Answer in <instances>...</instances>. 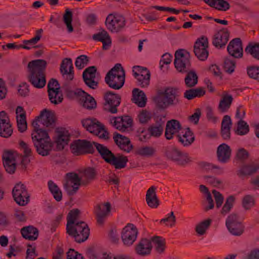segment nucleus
I'll return each mask as SVG.
<instances>
[{
	"mask_svg": "<svg viewBox=\"0 0 259 259\" xmlns=\"http://www.w3.org/2000/svg\"><path fill=\"white\" fill-rule=\"evenodd\" d=\"M47 65V61L42 59L35 60L28 63L27 78L34 88L42 89L45 86Z\"/></svg>",
	"mask_w": 259,
	"mask_h": 259,
	"instance_id": "f257e3e1",
	"label": "nucleus"
},
{
	"mask_svg": "<svg viewBox=\"0 0 259 259\" xmlns=\"http://www.w3.org/2000/svg\"><path fill=\"white\" fill-rule=\"evenodd\" d=\"M31 138L36 151L39 155L46 156L50 154L53 143L46 130L42 129L33 131Z\"/></svg>",
	"mask_w": 259,
	"mask_h": 259,
	"instance_id": "f03ea898",
	"label": "nucleus"
},
{
	"mask_svg": "<svg viewBox=\"0 0 259 259\" xmlns=\"http://www.w3.org/2000/svg\"><path fill=\"white\" fill-rule=\"evenodd\" d=\"M105 81L108 86L114 90L121 89L125 81V72L121 64H116L106 74Z\"/></svg>",
	"mask_w": 259,
	"mask_h": 259,
	"instance_id": "7ed1b4c3",
	"label": "nucleus"
},
{
	"mask_svg": "<svg viewBox=\"0 0 259 259\" xmlns=\"http://www.w3.org/2000/svg\"><path fill=\"white\" fill-rule=\"evenodd\" d=\"M179 97L178 89L173 87L166 88L157 98L156 100L157 106L159 109H164L169 106L177 105L180 103Z\"/></svg>",
	"mask_w": 259,
	"mask_h": 259,
	"instance_id": "20e7f679",
	"label": "nucleus"
},
{
	"mask_svg": "<svg viewBox=\"0 0 259 259\" xmlns=\"http://www.w3.org/2000/svg\"><path fill=\"white\" fill-rule=\"evenodd\" d=\"M67 233L74 238L77 243L85 241L90 235V229L84 222L80 221L76 223V224L66 228Z\"/></svg>",
	"mask_w": 259,
	"mask_h": 259,
	"instance_id": "39448f33",
	"label": "nucleus"
},
{
	"mask_svg": "<svg viewBox=\"0 0 259 259\" xmlns=\"http://www.w3.org/2000/svg\"><path fill=\"white\" fill-rule=\"evenodd\" d=\"M81 124L88 131L98 136L100 139L105 140L108 139L109 134L105 130L104 125L97 119L90 118L83 119L81 120Z\"/></svg>",
	"mask_w": 259,
	"mask_h": 259,
	"instance_id": "423d86ee",
	"label": "nucleus"
},
{
	"mask_svg": "<svg viewBox=\"0 0 259 259\" xmlns=\"http://www.w3.org/2000/svg\"><path fill=\"white\" fill-rule=\"evenodd\" d=\"M72 153L76 156L87 153H93L94 148L92 143L85 140H77L73 141L70 145Z\"/></svg>",
	"mask_w": 259,
	"mask_h": 259,
	"instance_id": "0eeeda50",
	"label": "nucleus"
},
{
	"mask_svg": "<svg viewBox=\"0 0 259 259\" xmlns=\"http://www.w3.org/2000/svg\"><path fill=\"white\" fill-rule=\"evenodd\" d=\"M183 50H179L175 53L174 64L179 72H187L190 68L191 64L189 54L187 52H183Z\"/></svg>",
	"mask_w": 259,
	"mask_h": 259,
	"instance_id": "6e6552de",
	"label": "nucleus"
},
{
	"mask_svg": "<svg viewBox=\"0 0 259 259\" xmlns=\"http://www.w3.org/2000/svg\"><path fill=\"white\" fill-rule=\"evenodd\" d=\"M81 183V178H79L77 174L69 172L66 175L64 187L69 195H73L79 189Z\"/></svg>",
	"mask_w": 259,
	"mask_h": 259,
	"instance_id": "1a4fd4ad",
	"label": "nucleus"
},
{
	"mask_svg": "<svg viewBox=\"0 0 259 259\" xmlns=\"http://www.w3.org/2000/svg\"><path fill=\"white\" fill-rule=\"evenodd\" d=\"M13 197L20 206H25L29 201V195L25 186L21 183L17 184L12 190Z\"/></svg>",
	"mask_w": 259,
	"mask_h": 259,
	"instance_id": "9d476101",
	"label": "nucleus"
},
{
	"mask_svg": "<svg viewBox=\"0 0 259 259\" xmlns=\"http://www.w3.org/2000/svg\"><path fill=\"white\" fill-rule=\"evenodd\" d=\"M105 25L111 32H117L124 27L125 20L122 16H115L110 14L106 18Z\"/></svg>",
	"mask_w": 259,
	"mask_h": 259,
	"instance_id": "9b49d317",
	"label": "nucleus"
},
{
	"mask_svg": "<svg viewBox=\"0 0 259 259\" xmlns=\"http://www.w3.org/2000/svg\"><path fill=\"white\" fill-rule=\"evenodd\" d=\"M104 98L106 103L105 109L111 113H116L118 111L117 108L121 102V96L109 91L105 93Z\"/></svg>",
	"mask_w": 259,
	"mask_h": 259,
	"instance_id": "f8f14e48",
	"label": "nucleus"
},
{
	"mask_svg": "<svg viewBox=\"0 0 259 259\" xmlns=\"http://www.w3.org/2000/svg\"><path fill=\"white\" fill-rule=\"evenodd\" d=\"M259 169V163L257 162L250 161L243 163L236 171L238 177L243 179L256 174Z\"/></svg>",
	"mask_w": 259,
	"mask_h": 259,
	"instance_id": "ddd939ff",
	"label": "nucleus"
},
{
	"mask_svg": "<svg viewBox=\"0 0 259 259\" xmlns=\"http://www.w3.org/2000/svg\"><path fill=\"white\" fill-rule=\"evenodd\" d=\"M208 38L205 36H202L198 39L194 44V52L197 58L201 61L206 60L208 56Z\"/></svg>",
	"mask_w": 259,
	"mask_h": 259,
	"instance_id": "4468645a",
	"label": "nucleus"
},
{
	"mask_svg": "<svg viewBox=\"0 0 259 259\" xmlns=\"http://www.w3.org/2000/svg\"><path fill=\"white\" fill-rule=\"evenodd\" d=\"M138 233V229L132 224H128L122 230L121 239L126 246H131L136 241Z\"/></svg>",
	"mask_w": 259,
	"mask_h": 259,
	"instance_id": "2eb2a0df",
	"label": "nucleus"
},
{
	"mask_svg": "<svg viewBox=\"0 0 259 259\" xmlns=\"http://www.w3.org/2000/svg\"><path fill=\"white\" fill-rule=\"evenodd\" d=\"M37 119L40 120V122L49 129H53L56 126V117L55 113L51 110L44 109L37 116Z\"/></svg>",
	"mask_w": 259,
	"mask_h": 259,
	"instance_id": "dca6fc26",
	"label": "nucleus"
},
{
	"mask_svg": "<svg viewBox=\"0 0 259 259\" xmlns=\"http://www.w3.org/2000/svg\"><path fill=\"white\" fill-rule=\"evenodd\" d=\"M95 66H90L86 68L82 73V78L85 84L90 89L95 90L98 87L99 82L96 79Z\"/></svg>",
	"mask_w": 259,
	"mask_h": 259,
	"instance_id": "f3484780",
	"label": "nucleus"
},
{
	"mask_svg": "<svg viewBox=\"0 0 259 259\" xmlns=\"http://www.w3.org/2000/svg\"><path fill=\"white\" fill-rule=\"evenodd\" d=\"M133 121L132 117L127 115L112 117L110 120L112 125L121 132H124L131 127L133 125Z\"/></svg>",
	"mask_w": 259,
	"mask_h": 259,
	"instance_id": "a211bd4d",
	"label": "nucleus"
},
{
	"mask_svg": "<svg viewBox=\"0 0 259 259\" xmlns=\"http://www.w3.org/2000/svg\"><path fill=\"white\" fill-rule=\"evenodd\" d=\"M13 133L12 125L7 113L5 111L0 112V136L4 138L10 137Z\"/></svg>",
	"mask_w": 259,
	"mask_h": 259,
	"instance_id": "6ab92c4d",
	"label": "nucleus"
},
{
	"mask_svg": "<svg viewBox=\"0 0 259 259\" xmlns=\"http://www.w3.org/2000/svg\"><path fill=\"white\" fill-rule=\"evenodd\" d=\"M110 211L111 205L109 202L98 204L95 208L98 224L103 225Z\"/></svg>",
	"mask_w": 259,
	"mask_h": 259,
	"instance_id": "aec40b11",
	"label": "nucleus"
},
{
	"mask_svg": "<svg viewBox=\"0 0 259 259\" xmlns=\"http://www.w3.org/2000/svg\"><path fill=\"white\" fill-rule=\"evenodd\" d=\"M182 129V125L179 121L176 119H171L167 121L165 130V137L167 140L173 139L175 135L179 133Z\"/></svg>",
	"mask_w": 259,
	"mask_h": 259,
	"instance_id": "412c9836",
	"label": "nucleus"
},
{
	"mask_svg": "<svg viewBox=\"0 0 259 259\" xmlns=\"http://www.w3.org/2000/svg\"><path fill=\"white\" fill-rule=\"evenodd\" d=\"M230 33L227 28H223L218 31L213 36L212 44L216 48H224L228 42Z\"/></svg>",
	"mask_w": 259,
	"mask_h": 259,
	"instance_id": "4be33fe9",
	"label": "nucleus"
},
{
	"mask_svg": "<svg viewBox=\"0 0 259 259\" xmlns=\"http://www.w3.org/2000/svg\"><path fill=\"white\" fill-rule=\"evenodd\" d=\"M229 54L236 58H240L243 56V48L241 40L240 38L232 39L227 47Z\"/></svg>",
	"mask_w": 259,
	"mask_h": 259,
	"instance_id": "5701e85b",
	"label": "nucleus"
},
{
	"mask_svg": "<svg viewBox=\"0 0 259 259\" xmlns=\"http://www.w3.org/2000/svg\"><path fill=\"white\" fill-rule=\"evenodd\" d=\"M60 71L63 76L68 81H71L74 78L73 66L70 58H65L62 61Z\"/></svg>",
	"mask_w": 259,
	"mask_h": 259,
	"instance_id": "b1692460",
	"label": "nucleus"
},
{
	"mask_svg": "<svg viewBox=\"0 0 259 259\" xmlns=\"http://www.w3.org/2000/svg\"><path fill=\"white\" fill-rule=\"evenodd\" d=\"M75 94L81 97L80 99L82 106L87 109H93L96 107L97 104L94 98L81 89H77Z\"/></svg>",
	"mask_w": 259,
	"mask_h": 259,
	"instance_id": "393cba45",
	"label": "nucleus"
},
{
	"mask_svg": "<svg viewBox=\"0 0 259 259\" xmlns=\"http://www.w3.org/2000/svg\"><path fill=\"white\" fill-rule=\"evenodd\" d=\"M113 139L116 145L122 150L129 152L133 149L130 139L118 133H115Z\"/></svg>",
	"mask_w": 259,
	"mask_h": 259,
	"instance_id": "a878e982",
	"label": "nucleus"
},
{
	"mask_svg": "<svg viewBox=\"0 0 259 259\" xmlns=\"http://www.w3.org/2000/svg\"><path fill=\"white\" fill-rule=\"evenodd\" d=\"M152 248L151 241L148 239L143 238L137 245L136 251L141 256H146L151 253Z\"/></svg>",
	"mask_w": 259,
	"mask_h": 259,
	"instance_id": "bb28decb",
	"label": "nucleus"
},
{
	"mask_svg": "<svg viewBox=\"0 0 259 259\" xmlns=\"http://www.w3.org/2000/svg\"><path fill=\"white\" fill-rule=\"evenodd\" d=\"M3 159L6 170L10 174L14 173L16 169V160L14 154L9 151L6 152L3 156Z\"/></svg>",
	"mask_w": 259,
	"mask_h": 259,
	"instance_id": "cd10ccee",
	"label": "nucleus"
},
{
	"mask_svg": "<svg viewBox=\"0 0 259 259\" xmlns=\"http://www.w3.org/2000/svg\"><path fill=\"white\" fill-rule=\"evenodd\" d=\"M217 153L218 160L222 163H226L230 158L231 149L227 144L223 143L219 146Z\"/></svg>",
	"mask_w": 259,
	"mask_h": 259,
	"instance_id": "c85d7f7f",
	"label": "nucleus"
},
{
	"mask_svg": "<svg viewBox=\"0 0 259 259\" xmlns=\"http://www.w3.org/2000/svg\"><path fill=\"white\" fill-rule=\"evenodd\" d=\"M156 187L151 186L147 191L146 201L147 205L152 208H156L159 205V201L156 194Z\"/></svg>",
	"mask_w": 259,
	"mask_h": 259,
	"instance_id": "c756f323",
	"label": "nucleus"
},
{
	"mask_svg": "<svg viewBox=\"0 0 259 259\" xmlns=\"http://www.w3.org/2000/svg\"><path fill=\"white\" fill-rule=\"evenodd\" d=\"M128 161L126 156L120 154L116 155L114 154L108 163L114 166L116 169H120L126 166Z\"/></svg>",
	"mask_w": 259,
	"mask_h": 259,
	"instance_id": "7c9ffc66",
	"label": "nucleus"
},
{
	"mask_svg": "<svg viewBox=\"0 0 259 259\" xmlns=\"http://www.w3.org/2000/svg\"><path fill=\"white\" fill-rule=\"evenodd\" d=\"M93 38L95 40L101 41L102 42L103 50H108L111 46V38L109 34L105 30H103L100 32L94 34Z\"/></svg>",
	"mask_w": 259,
	"mask_h": 259,
	"instance_id": "2f4dec72",
	"label": "nucleus"
},
{
	"mask_svg": "<svg viewBox=\"0 0 259 259\" xmlns=\"http://www.w3.org/2000/svg\"><path fill=\"white\" fill-rule=\"evenodd\" d=\"M132 100L139 107H144L146 105L147 98L145 93L142 91L135 88L133 91V98Z\"/></svg>",
	"mask_w": 259,
	"mask_h": 259,
	"instance_id": "473e14b6",
	"label": "nucleus"
},
{
	"mask_svg": "<svg viewBox=\"0 0 259 259\" xmlns=\"http://www.w3.org/2000/svg\"><path fill=\"white\" fill-rule=\"evenodd\" d=\"M21 233L23 238L29 240H35L38 237V230L32 226H29L22 228Z\"/></svg>",
	"mask_w": 259,
	"mask_h": 259,
	"instance_id": "72a5a7b5",
	"label": "nucleus"
},
{
	"mask_svg": "<svg viewBox=\"0 0 259 259\" xmlns=\"http://www.w3.org/2000/svg\"><path fill=\"white\" fill-rule=\"evenodd\" d=\"M178 141L184 146H188L194 141L195 137L189 128H187L185 134L177 135Z\"/></svg>",
	"mask_w": 259,
	"mask_h": 259,
	"instance_id": "f704fd0d",
	"label": "nucleus"
},
{
	"mask_svg": "<svg viewBox=\"0 0 259 259\" xmlns=\"http://www.w3.org/2000/svg\"><path fill=\"white\" fill-rule=\"evenodd\" d=\"M93 144L96 147L97 150L101 155V157L108 163L110 158H112L114 153L110 150L106 146L96 142H93Z\"/></svg>",
	"mask_w": 259,
	"mask_h": 259,
	"instance_id": "c9c22d12",
	"label": "nucleus"
},
{
	"mask_svg": "<svg viewBox=\"0 0 259 259\" xmlns=\"http://www.w3.org/2000/svg\"><path fill=\"white\" fill-rule=\"evenodd\" d=\"M164 121L160 119L158 122L150 125L148 131L150 136L154 137H159L162 134L164 128Z\"/></svg>",
	"mask_w": 259,
	"mask_h": 259,
	"instance_id": "e433bc0d",
	"label": "nucleus"
},
{
	"mask_svg": "<svg viewBox=\"0 0 259 259\" xmlns=\"http://www.w3.org/2000/svg\"><path fill=\"white\" fill-rule=\"evenodd\" d=\"M205 94V91L202 88L190 89L187 90L184 93V97L188 100L196 98H200Z\"/></svg>",
	"mask_w": 259,
	"mask_h": 259,
	"instance_id": "4c0bfd02",
	"label": "nucleus"
},
{
	"mask_svg": "<svg viewBox=\"0 0 259 259\" xmlns=\"http://www.w3.org/2000/svg\"><path fill=\"white\" fill-rule=\"evenodd\" d=\"M57 132L56 142L60 148L63 149L64 145H67L69 141L70 135L67 131L63 128L58 129Z\"/></svg>",
	"mask_w": 259,
	"mask_h": 259,
	"instance_id": "58836bf2",
	"label": "nucleus"
},
{
	"mask_svg": "<svg viewBox=\"0 0 259 259\" xmlns=\"http://www.w3.org/2000/svg\"><path fill=\"white\" fill-rule=\"evenodd\" d=\"M96 172L94 168L89 167L84 170L81 177V184L84 185H88L95 178Z\"/></svg>",
	"mask_w": 259,
	"mask_h": 259,
	"instance_id": "ea45409f",
	"label": "nucleus"
},
{
	"mask_svg": "<svg viewBox=\"0 0 259 259\" xmlns=\"http://www.w3.org/2000/svg\"><path fill=\"white\" fill-rule=\"evenodd\" d=\"M233 101L231 95H225L220 101L219 109L221 113L226 112L230 108Z\"/></svg>",
	"mask_w": 259,
	"mask_h": 259,
	"instance_id": "a19ab883",
	"label": "nucleus"
},
{
	"mask_svg": "<svg viewBox=\"0 0 259 259\" xmlns=\"http://www.w3.org/2000/svg\"><path fill=\"white\" fill-rule=\"evenodd\" d=\"M198 82V76L194 71H191L188 72L185 78V83L187 87L193 88L195 86Z\"/></svg>",
	"mask_w": 259,
	"mask_h": 259,
	"instance_id": "79ce46f5",
	"label": "nucleus"
},
{
	"mask_svg": "<svg viewBox=\"0 0 259 259\" xmlns=\"http://www.w3.org/2000/svg\"><path fill=\"white\" fill-rule=\"evenodd\" d=\"M48 187L54 199L57 201H60L62 199V194L58 186L53 181H50L48 182Z\"/></svg>",
	"mask_w": 259,
	"mask_h": 259,
	"instance_id": "37998d69",
	"label": "nucleus"
},
{
	"mask_svg": "<svg viewBox=\"0 0 259 259\" xmlns=\"http://www.w3.org/2000/svg\"><path fill=\"white\" fill-rule=\"evenodd\" d=\"M192 161V158L189 156L188 153L181 151L179 156L174 161V162L178 165L184 166Z\"/></svg>",
	"mask_w": 259,
	"mask_h": 259,
	"instance_id": "c03bdc74",
	"label": "nucleus"
},
{
	"mask_svg": "<svg viewBox=\"0 0 259 259\" xmlns=\"http://www.w3.org/2000/svg\"><path fill=\"white\" fill-rule=\"evenodd\" d=\"M245 52L247 54H250L253 58L259 60V43H249L245 49Z\"/></svg>",
	"mask_w": 259,
	"mask_h": 259,
	"instance_id": "a18cd8bd",
	"label": "nucleus"
},
{
	"mask_svg": "<svg viewBox=\"0 0 259 259\" xmlns=\"http://www.w3.org/2000/svg\"><path fill=\"white\" fill-rule=\"evenodd\" d=\"M79 212L80 211L78 209H74L69 211L67 217L66 228L76 224V223L77 222L76 220L78 219Z\"/></svg>",
	"mask_w": 259,
	"mask_h": 259,
	"instance_id": "49530a36",
	"label": "nucleus"
},
{
	"mask_svg": "<svg viewBox=\"0 0 259 259\" xmlns=\"http://www.w3.org/2000/svg\"><path fill=\"white\" fill-rule=\"evenodd\" d=\"M73 14L68 9H66L65 13L63 15V21L66 25L69 32H72L73 31V28L72 26Z\"/></svg>",
	"mask_w": 259,
	"mask_h": 259,
	"instance_id": "de8ad7c7",
	"label": "nucleus"
},
{
	"mask_svg": "<svg viewBox=\"0 0 259 259\" xmlns=\"http://www.w3.org/2000/svg\"><path fill=\"white\" fill-rule=\"evenodd\" d=\"M152 240L155 244L156 251L159 253H162L165 249L164 240L159 236H155L152 238Z\"/></svg>",
	"mask_w": 259,
	"mask_h": 259,
	"instance_id": "09e8293b",
	"label": "nucleus"
},
{
	"mask_svg": "<svg viewBox=\"0 0 259 259\" xmlns=\"http://www.w3.org/2000/svg\"><path fill=\"white\" fill-rule=\"evenodd\" d=\"M181 152V151L176 147H168L165 150V154L168 159L174 162Z\"/></svg>",
	"mask_w": 259,
	"mask_h": 259,
	"instance_id": "8fccbe9b",
	"label": "nucleus"
},
{
	"mask_svg": "<svg viewBox=\"0 0 259 259\" xmlns=\"http://www.w3.org/2000/svg\"><path fill=\"white\" fill-rule=\"evenodd\" d=\"M249 126L244 120H239L237 122V127L235 131L236 134L238 135H244L249 132Z\"/></svg>",
	"mask_w": 259,
	"mask_h": 259,
	"instance_id": "3c124183",
	"label": "nucleus"
},
{
	"mask_svg": "<svg viewBox=\"0 0 259 259\" xmlns=\"http://www.w3.org/2000/svg\"><path fill=\"white\" fill-rule=\"evenodd\" d=\"M211 222L210 219H207L201 222L196 226V232L200 235H203L210 225Z\"/></svg>",
	"mask_w": 259,
	"mask_h": 259,
	"instance_id": "603ef678",
	"label": "nucleus"
},
{
	"mask_svg": "<svg viewBox=\"0 0 259 259\" xmlns=\"http://www.w3.org/2000/svg\"><path fill=\"white\" fill-rule=\"evenodd\" d=\"M89 62V57L87 55H82L77 57L75 65L78 69H81L88 64Z\"/></svg>",
	"mask_w": 259,
	"mask_h": 259,
	"instance_id": "864d4df0",
	"label": "nucleus"
},
{
	"mask_svg": "<svg viewBox=\"0 0 259 259\" xmlns=\"http://www.w3.org/2000/svg\"><path fill=\"white\" fill-rule=\"evenodd\" d=\"M234 201L235 198L233 196H230L227 198L221 210V213L222 214L225 215L230 211L233 207Z\"/></svg>",
	"mask_w": 259,
	"mask_h": 259,
	"instance_id": "5fc2aeb1",
	"label": "nucleus"
},
{
	"mask_svg": "<svg viewBox=\"0 0 259 259\" xmlns=\"http://www.w3.org/2000/svg\"><path fill=\"white\" fill-rule=\"evenodd\" d=\"M230 232L235 236H240L244 232V226L241 223L227 227Z\"/></svg>",
	"mask_w": 259,
	"mask_h": 259,
	"instance_id": "6e6d98bb",
	"label": "nucleus"
},
{
	"mask_svg": "<svg viewBox=\"0 0 259 259\" xmlns=\"http://www.w3.org/2000/svg\"><path fill=\"white\" fill-rule=\"evenodd\" d=\"M155 152V150L152 147L145 146L138 149L136 152L138 155L143 156H151Z\"/></svg>",
	"mask_w": 259,
	"mask_h": 259,
	"instance_id": "4d7b16f0",
	"label": "nucleus"
},
{
	"mask_svg": "<svg viewBox=\"0 0 259 259\" xmlns=\"http://www.w3.org/2000/svg\"><path fill=\"white\" fill-rule=\"evenodd\" d=\"M139 122L142 124L147 123L152 118L151 113L146 110H142L138 116Z\"/></svg>",
	"mask_w": 259,
	"mask_h": 259,
	"instance_id": "13d9d810",
	"label": "nucleus"
},
{
	"mask_svg": "<svg viewBox=\"0 0 259 259\" xmlns=\"http://www.w3.org/2000/svg\"><path fill=\"white\" fill-rule=\"evenodd\" d=\"M247 73L251 78L259 82V66H251L247 68Z\"/></svg>",
	"mask_w": 259,
	"mask_h": 259,
	"instance_id": "bf43d9fd",
	"label": "nucleus"
},
{
	"mask_svg": "<svg viewBox=\"0 0 259 259\" xmlns=\"http://www.w3.org/2000/svg\"><path fill=\"white\" fill-rule=\"evenodd\" d=\"M137 80V84L142 88L147 87L150 82V75L143 76L140 75H134Z\"/></svg>",
	"mask_w": 259,
	"mask_h": 259,
	"instance_id": "052dcab7",
	"label": "nucleus"
},
{
	"mask_svg": "<svg viewBox=\"0 0 259 259\" xmlns=\"http://www.w3.org/2000/svg\"><path fill=\"white\" fill-rule=\"evenodd\" d=\"M242 203L244 209L248 210L254 205V199L251 195H247L243 198Z\"/></svg>",
	"mask_w": 259,
	"mask_h": 259,
	"instance_id": "680f3d73",
	"label": "nucleus"
},
{
	"mask_svg": "<svg viewBox=\"0 0 259 259\" xmlns=\"http://www.w3.org/2000/svg\"><path fill=\"white\" fill-rule=\"evenodd\" d=\"M168 222L169 224H166V225L169 226L170 228L175 226L176 223V217L173 211H171L167 215V217L161 219L160 221V223H165Z\"/></svg>",
	"mask_w": 259,
	"mask_h": 259,
	"instance_id": "e2e57ef3",
	"label": "nucleus"
},
{
	"mask_svg": "<svg viewBox=\"0 0 259 259\" xmlns=\"http://www.w3.org/2000/svg\"><path fill=\"white\" fill-rule=\"evenodd\" d=\"M235 62L229 58H226L224 60V68L226 72L231 73L234 71Z\"/></svg>",
	"mask_w": 259,
	"mask_h": 259,
	"instance_id": "0e129e2a",
	"label": "nucleus"
},
{
	"mask_svg": "<svg viewBox=\"0 0 259 259\" xmlns=\"http://www.w3.org/2000/svg\"><path fill=\"white\" fill-rule=\"evenodd\" d=\"M42 29H39L36 31L35 36L29 40H24L23 43L25 45H35L40 39L42 37Z\"/></svg>",
	"mask_w": 259,
	"mask_h": 259,
	"instance_id": "69168bd1",
	"label": "nucleus"
},
{
	"mask_svg": "<svg viewBox=\"0 0 259 259\" xmlns=\"http://www.w3.org/2000/svg\"><path fill=\"white\" fill-rule=\"evenodd\" d=\"M133 72L134 75H140L143 76L150 75V71L146 68L139 66L133 67Z\"/></svg>",
	"mask_w": 259,
	"mask_h": 259,
	"instance_id": "338daca9",
	"label": "nucleus"
},
{
	"mask_svg": "<svg viewBox=\"0 0 259 259\" xmlns=\"http://www.w3.org/2000/svg\"><path fill=\"white\" fill-rule=\"evenodd\" d=\"M230 4L225 0H216L215 6L213 8L223 11H226L229 9Z\"/></svg>",
	"mask_w": 259,
	"mask_h": 259,
	"instance_id": "774afa93",
	"label": "nucleus"
}]
</instances>
